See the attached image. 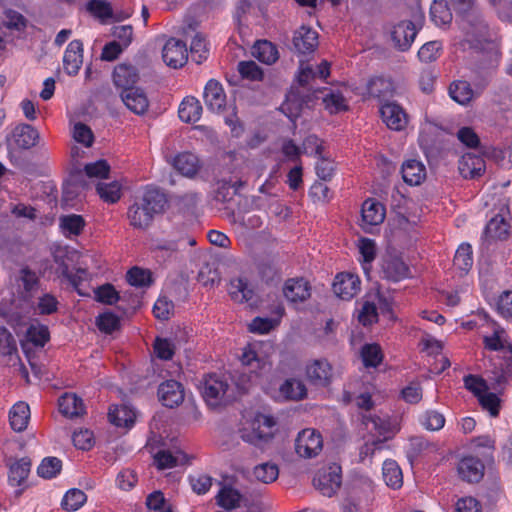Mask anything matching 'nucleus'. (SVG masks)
<instances>
[{"label": "nucleus", "mask_w": 512, "mask_h": 512, "mask_svg": "<svg viewBox=\"0 0 512 512\" xmlns=\"http://www.w3.org/2000/svg\"><path fill=\"white\" fill-rule=\"evenodd\" d=\"M459 27L463 34V39L459 42L461 49H471L479 53L473 71L479 78V84L485 87L500 64V43L480 9L462 16Z\"/></svg>", "instance_id": "1"}, {"label": "nucleus", "mask_w": 512, "mask_h": 512, "mask_svg": "<svg viewBox=\"0 0 512 512\" xmlns=\"http://www.w3.org/2000/svg\"><path fill=\"white\" fill-rule=\"evenodd\" d=\"M167 204V198L157 188H148L142 197L136 200L128 209V219L134 228L145 229L153 221L156 214L162 213Z\"/></svg>", "instance_id": "2"}, {"label": "nucleus", "mask_w": 512, "mask_h": 512, "mask_svg": "<svg viewBox=\"0 0 512 512\" xmlns=\"http://www.w3.org/2000/svg\"><path fill=\"white\" fill-rule=\"evenodd\" d=\"M74 254L66 250H58L54 254L56 264L55 272L58 277L66 279L76 290L87 279L88 271L85 268H75L73 263Z\"/></svg>", "instance_id": "3"}, {"label": "nucleus", "mask_w": 512, "mask_h": 512, "mask_svg": "<svg viewBox=\"0 0 512 512\" xmlns=\"http://www.w3.org/2000/svg\"><path fill=\"white\" fill-rule=\"evenodd\" d=\"M275 426L276 420L273 416L258 413L251 423V430L244 431L241 437L245 442L260 446L273 437Z\"/></svg>", "instance_id": "4"}, {"label": "nucleus", "mask_w": 512, "mask_h": 512, "mask_svg": "<svg viewBox=\"0 0 512 512\" xmlns=\"http://www.w3.org/2000/svg\"><path fill=\"white\" fill-rule=\"evenodd\" d=\"M341 483V467L335 463L319 469L313 478L315 488L327 497L333 496L339 490Z\"/></svg>", "instance_id": "5"}, {"label": "nucleus", "mask_w": 512, "mask_h": 512, "mask_svg": "<svg viewBox=\"0 0 512 512\" xmlns=\"http://www.w3.org/2000/svg\"><path fill=\"white\" fill-rule=\"evenodd\" d=\"M39 133L37 129L29 124H19L11 132L7 138V148L9 157L12 161V150L14 149H30L34 147L39 140Z\"/></svg>", "instance_id": "6"}, {"label": "nucleus", "mask_w": 512, "mask_h": 512, "mask_svg": "<svg viewBox=\"0 0 512 512\" xmlns=\"http://www.w3.org/2000/svg\"><path fill=\"white\" fill-rule=\"evenodd\" d=\"M323 448V438L315 429H303L295 440V451L302 458L316 457Z\"/></svg>", "instance_id": "7"}, {"label": "nucleus", "mask_w": 512, "mask_h": 512, "mask_svg": "<svg viewBox=\"0 0 512 512\" xmlns=\"http://www.w3.org/2000/svg\"><path fill=\"white\" fill-rule=\"evenodd\" d=\"M305 377L313 386L327 387L333 379V366L325 358L310 360L305 366Z\"/></svg>", "instance_id": "8"}, {"label": "nucleus", "mask_w": 512, "mask_h": 512, "mask_svg": "<svg viewBox=\"0 0 512 512\" xmlns=\"http://www.w3.org/2000/svg\"><path fill=\"white\" fill-rule=\"evenodd\" d=\"M394 94L395 85L390 77L372 76L366 82L364 96L367 98H373L382 103L392 98Z\"/></svg>", "instance_id": "9"}, {"label": "nucleus", "mask_w": 512, "mask_h": 512, "mask_svg": "<svg viewBox=\"0 0 512 512\" xmlns=\"http://www.w3.org/2000/svg\"><path fill=\"white\" fill-rule=\"evenodd\" d=\"M139 80V69L130 62L119 63L112 71L113 85L120 91L136 87Z\"/></svg>", "instance_id": "10"}, {"label": "nucleus", "mask_w": 512, "mask_h": 512, "mask_svg": "<svg viewBox=\"0 0 512 512\" xmlns=\"http://www.w3.org/2000/svg\"><path fill=\"white\" fill-rule=\"evenodd\" d=\"M163 61L174 69L183 67L188 60L187 45L184 41L170 38L162 50Z\"/></svg>", "instance_id": "11"}, {"label": "nucleus", "mask_w": 512, "mask_h": 512, "mask_svg": "<svg viewBox=\"0 0 512 512\" xmlns=\"http://www.w3.org/2000/svg\"><path fill=\"white\" fill-rule=\"evenodd\" d=\"M312 287L305 278H289L284 282L282 292L285 299L291 304L303 303L311 296Z\"/></svg>", "instance_id": "12"}, {"label": "nucleus", "mask_w": 512, "mask_h": 512, "mask_svg": "<svg viewBox=\"0 0 512 512\" xmlns=\"http://www.w3.org/2000/svg\"><path fill=\"white\" fill-rule=\"evenodd\" d=\"M380 114L386 126L394 131L404 130L409 121L405 110L396 102H387L380 107Z\"/></svg>", "instance_id": "13"}, {"label": "nucleus", "mask_w": 512, "mask_h": 512, "mask_svg": "<svg viewBox=\"0 0 512 512\" xmlns=\"http://www.w3.org/2000/svg\"><path fill=\"white\" fill-rule=\"evenodd\" d=\"M203 101L211 112L219 113L225 109L226 94L222 84L216 79L207 81L203 91Z\"/></svg>", "instance_id": "14"}, {"label": "nucleus", "mask_w": 512, "mask_h": 512, "mask_svg": "<svg viewBox=\"0 0 512 512\" xmlns=\"http://www.w3.org/2000/svg\"><path fill=\"white\" fill-rule=\"evenodd\" d=\"M386 215L385 207L376 199L368 198L362 204L361 219L362 228L368 232L373 226L380 225Z\"/></svg>", "instance_id": "15"}, {"label": "nucleus", "mask_w": 512, "mask_h": 512, "mask_svg": "<svg viewBox=\"0 0 512 512\" xmlns=\"http://www.w3.org/2000/svg\"><path fill=\"white\" fill-rule=\"evenodd\" d=\"M360 284L361 281L357 275L341 272L335 277L333 291L339 298L350 300L360 291Z\"/></svg>", "instance_id": "16"}, {"label": "nucleus", "mask_w": 512, "mask_h": 512, "mask_svg": "<svg viewBox=\"0 0 512 512\" xmlns=\"http://www.w3.org/2000/svg\"><path fill=\"white\" fill-rule=\"evenodd\" d=\"M84 47L79 39L72 40L66 47L63 55V69L70 76L79 73L83 64Z\"/></svg>", "instance_id": "17"}, {"label": "nucleus", "mask_w": 512, "mask_h": 512, "mask_svg": "<svg viewBox=\"0 0 512 512\" xmlns=\"http://www.w3.org/2000/svg\"><path fill=\"white\" fill-rule=\"evenodd\" d=\"M171 164L179 174L189 179L195 178L202 168V163L198 156L188 151L176 154Z\"/></svg>", "instance_id": "18"}, {"label": "nucleus", "mask_w": 512, "mask_h": 512, "mask_svg": "<svg viewBox=\"0 0 512 512\" xmlns=\"http://www.w3.org/2000/svg\"><path fill=\"white\" fill-rule=\"evenodd\" d=\"M228 383L221 376L208 374L203 380L202 395L209 405H216L225 395Z\"/></svg>", "instance_id": "19"}, {"label": "nucleus", "mask_w": 512, "mask_h": 512, "mask_svg": "<svg viewBox=\"0 0 512 512\" xmlns=\"http://www.w3.org/2000/svg\"><path fill=\"white\" fill-rule=\"evenodd\" d=\"M120 97L127 109L136 115H144L149 109L148 96L141 87L120 91Z\"/></svg>", "instance_id": "20"}, {"label": "nucleus", "mask_w": 512, "mask_h": 512, "mask_svg": "<svg viewBox=\"0 0 512 512\" xmlns=\"http://www.w3.org/2000/svg\"><path fill=\"white\" fill-rule=\"evenodd\" d=\"M417 35L415 24L410 20L400 21L393 27L391 38L395 47L400 51H407Z\"/></svg>", "instance_id": "21"}, {"label": "nucleus", "mask_w": 512, "mask_h": 512, "mask_svg": "<svg viewBox=\"0 0 512 512\" xmlns=\"http://www.w3.org/2000/svg\"><path fill=\"white\" fill-rule=\"evenodd\" d=\"M157 394L161 403L169 408L177 407L184 400L182 384L176 380H168L161 383Z\"/></svg>", "instance_id": "22"}, {"label": "nucleus", "mask_w": 512, "mask_h": 512, "mask_svg": "<svg viewBox=\"0 0 512 512\" xmlns=\"http://www.w3.org/2000/svg\"><path fill=\"white\" fill-rule=\"evenodd\" d=\"M458 474L464 481L477 483L484 476L483 462L474 456H464L458 464Z\"/></svg>", "instance_id": "23"}, {"label": "nucleus", "mask_w": 512, "mask_h": 512, "mask_svg": "<svg viewBox=\"0 0 512 512\" xmlns=\"http://www.w3.org/2000/svg\"><path fill=\"white\" fill-rule=\"evenodd\" d=\"M485 160L483 157L473 154H464L458 162V170L465 179H474L485 172Z\"/></svg>", "instance_id": "24"}, {"label": "nucleus", "mask_w": 512, "mask_h": 512, "mask_svg": "<svg viewBox=\"0 0 512 512\" xmlns=\"http://www.w3.org/2000/svg\"><path fill=\"white\" fill-rule=\"evenodd\" d=\"M293 46L296 52L300 54H308L314 52L318 46L317 32L306 26L300 27L294 33Z\"/></svg>", "instance_id": "25"}, {"label": "nucleus", "mask_w": 512, "mask_h": 512, "mask_svg": "<svg viewBox=\"0 0 512 512\" xmlns=\"http://www.w3.org/2000/svg\"><path fill=\"white\" fill-rule=\"evenodd\" d=\"M493 323V333L490 336H484V347L490 351H500L506 349L509 353V366L512 367V344L506 341L505 330L496 322Z\"/></svg>", "instance_id": "26"}, {"label": "nucleus", "mask_w": 512, "mask_h": 512, "mask_svg": "<svg viewBox=\"0 0 512 512\" xmlns=\"http://www.w3.org/2000/svg\"><path fill=\"white\" fill-rule=\"evenodd\" d=\"M382 272L384 278L392 282H399L410 276V268L399 257L385 259L382 264Z\"/></svg>", "instance_id": "27"}, {"label": "nucleus", "mask_w": 512, "mask_h": 512, "mask_svg": "<svg viewBox=\"0 0 512 512\" xmlns=\"http://www.w3.org/2000/svg\"><path fill=\"white\" fill-rule=\"evenodd\" d=\"M59 411L67 418L80 417L85 413L82 398L74 393H64L58 400Z\"/></svg>", "instance_id": "28"}, {"label": "nucleus", "mask_w": 512, "mask_h": 512, "mask_svg": "<svg viewBox=\"0 0 512 512\" xmlns=\"http://www.w3.org/2000/svg\"><path fill=\"white\" fill-rule=\"evenodd\" d=\"M402 178L410 186L420 185L426 178V168L421 161L410 159L402 164Z\"/></svg>", "instance_id": "29"}, {"label": "nucleus", "mask_w": 512, "mask_h": 512, "mask_svg": "<svg viewBox=\"0 0 512 512\" xmlns=\"http://www.w3.org/2000/svg\"><path fill=\"white\" fill-rule=\"evenodd\" d=\"M136 418L135 411L128 405H112L109 408L108 419L117 427H131Z\"/></svg>", "instance_id": "30"}, {"label": "nucleus", "mask_w": 512, "mask_h": 512, "mask_svg": "<svg viewBox=\"0 0 512 512\" xmlns=\"http://www.w3.org/2000/svg\"><path fill=\"white\" fill-rule=\"evenodd\" d=\"M363 423L367 427L371 424L373 430L378 434V438L383 440V443L391 439L399 430L396 426L392 425L389 419L376 415L364 416Z\"/></svg>", "instance_id": "31"}, {"label": "nucleus", "mask_w": 512, "mask_h": 512, "mask_svg": "<svg viewBox=\"0 0 512 512\" xmlns=\"http://www.w3.org/2000/svg\"><path fill=\"white\" fill-rule=\"evenodd\" d=\"M178 115L180 120L185 123L197 122L202 115L200 101L193 96L185 97L179 105Z\"/></svg>", "instance_id": "32"}, {"label": "nucleus", "mask_w": 512, "mask_h": 512, "mask_svg": "<svg viewBox=\"0 0 512 512\" xmlns=\"http://www.w3.org/2000/svg\"><path fill=\"white\" fill-rule=\"evenodd\" d=\"M30 419V408L26 402L19 401L15 403L9 412V422L11 428L16 432L24 431Z\"/></svg>", "instance_id": "33"}, {"label": "nucleus", "mask_w": 512, "mask_h": 512, "mask_svg": "<svg viewBox=\"0 0 512 512\" xmlns=\"http://www.w3.org/2000/svg\"><path fill=\"white\" fill-rule=\"evenodd\" d=\"M228 293L231 299L237 303L248 302L254 296V290L250 287L248 280L241 277L231 279Z\"/></svg>", "instance_id": "34"}, {"label": "nucleus", "mask_w": 512, "mask_h": 512, "mask_svg": "<svg viewBox=\"0 0 512 512\" xmlns=\"http://www.w3.org/2000/svg\"><path fill=\"white\" fill-rule=\"evenodd\" d=\"M31 460L28 457L17 459L9 466L8 481L11 486H20L28 478Z\"/></svg>", "instance_id": "35"}, {"label": "nucleus", "mask_w": 512, "mask_h": 512, "mask_svg": "<svg viewBox=\"0 0 512 512\" xmlns=\"http://www.w3.org/2000/svg\"><path fill=\"white\" fill-rule=\"evenodd\" d=\"M279 394L285 400L299 401L306 398L307 388L302 381L289 378L280 385Z\"/></svg>", "instance_id": "36"}, {"label": "nucleus", "mask_w": 512, "mask_h": 512, "mask_svg": "<svg viewBox=\"0 0 512 512\" xmlns=\"http://www.w3.org/2000/svg\"><path fill=\"white\" fill-rule=\"evenodd\" d=\"M85 225L84 218L78 214L63 215L59 218V226L66 238L79 236L84 230Z\"/></svg>", "instance_id": "37"}, {"label": "nucleus", "mask_w": 512, "mask_h": 512, "mask_svg": "<svg viewBox=\"0 0 512 512\" xmlns=\"http://www.w3.org/2000/svg\"><path fill=\"white\" fill-rule=\"evenodd\" d=\"M483 234L486 239L504 240L509 234V224L502 215L497 214L486 224Z\"/></svg>", "instance_id": "38"}, {"label": "nucleus", "mask_w": 512, "mask_h": 512, "mask_svg": "<svg viewBox=\"0 0 512 512\" xmlns=\"http://www.w3.org/2000/svg\"><path fill=\"white\" fill-rule=\"evenodd\" d=\"M431 21L438 27L450 25L453 19L447 0H434L430 6Z\"/></svg>", "instance_id": "39"}, {"label": "nucleus", "mask_w": 512, "mask_h": 512, "mask_svg": "<svg viewBox=\"0 0 512 512\" xmlns=\"http://www.w3.org/2000/svg\"><path fill=\"white\" fill-rule=\"evenodd\" d=\"M360 357L365 368H377L384 359L382 348L377 343H366L361 347Z\"/></svg>", "instance_id": "40"}, {"label": "nucleus", "mask_w": 512, "mask_h": 512, "mask_svg": "<svg viewBox=\"0 0 512 512\" xmlns=\"http://www.w3.org/2000/svg\"><path fill=\"white\" fill-rule=\"evenodd\" d=\"M383 480L387 486L398 489L403 484L401 468L395 460H385L382 466Z\"/></svg>", "instance_id": "41"}, {"label": "nucleus", "mask_w": 512, "mask_h": 512, "mask_svg": "<svg viewBox=\"0 0 512 512\" xmlns=\"http://www.w3.org/2000/svg\"><path fill=\"white\" fill-rule=\"evenodd\" d=\"M254 56L262 63L271 65L279 57L276 46L268 40H259L253 46Z\"/></svg>", "instance_id": "42"}, {"label": "nucleus", "mask_w": 512, "mask_h": 512, "mask_svg": "<svg viewBox=\"0 0 512 512\" xmlns=\"http://www.w3.org/2000/svg\"><path fill=\"white\" fill-rule=\"evenodd\" d=\"M449 95L455 102L466 105L473 99L474 91L469 82L457 80L450 84Z\"/></svg>", "instance_id": "43"}, {"label": "nucleus", "mask_w": 512, "mask_h": 512, "mask_svg": "<svg viewBox=\"0 0 512 512\" xmlns=\"http://www.w3.org/2000/svg\"><path fill=\"white\" fill-rule=\"evenodd\" d=\"M185 455L178 451L173 454L170 450L162 449L155 453L154 464L159 470L170 469L183 462Z\"/></svg>", "instance_id": "44"}, {"label": "nucleus", "mask_w": 512, "mask_h": 512, "mask_svg": "<svg viewBox=\"0 0 512 512\" xmlns=\"http://www.w3.org/2000/svg\"><path fill=\"white\" fill-rule=\"evenodd\" d=\"M126 293L122 296L115 289V287L110 283H105L101 286H98L94 290V298L97 302L105 304V305H114L118 301H121L125 298Z\"/></svg>", "instance_id": "45"}, {"label": "nucleus", "mask_w": 512, "mask_h": 512, "mask_svg": "<svg viewBox=\"0 0 512 512\" xmlns=\"http://www.w3.org/2000/svg\"><path fill=\"white\" fill-rule=\"evenodd\" d=\"M126 280L131 286L138 288L149 287L153 283L151 271L138 266L127 271Z\"/></svg>", "instance_id": "46"}, {"label": "nucleus", "mask_w": 512, "mask_h": 512, "mask_svg": "<svg viewBox=\"0 0 512 512\" xmlns=\"http://www.w3.org/2000/svg\"><path fill=\"white\" fill-rule=\"evenodd\" d=\"M253 476L261 483L270 484L277 480L279 468L277 464L272 462L261 463L254 467Z\"/></svg>", "instance_id": "47"}, {"label": "nucleus", "mask_w": 512, "mask_h": 512, "mask_svg": "<svg viewBox=\"0 0 512 512\" xmlns=\"http://www.w3.org/2000/svg\"><path fill=\"white\" fill-rule=\"evenodd\" d=\"M454 266L467 273L473 265L472 246L469 243H462L457 248L454 259Z\"/></svg>", "instance_id": "48"}, {"label": "nucleus", "mask_w": 512, "mask_h": 512, "mask_svg": "<svg viewBox=\"0 0 512 512\" xmlns=\"http://www.w3.org/2000/svg\"><path fill=\"white\" fill-rule=\"evenodd\" d=\"M87 501V495L80 489L68 490L62 498L61 506L66 511H77Z\"/></svg>", "instance_id": "49"}, {"label": "nucleus", "mask_w": 512, "mask_h": 512, "mask_svg": "<svg viewBox=\"0 0 512 512\" xmlns=\"http://www.w3.org/2000/svg\"><path fill=\"white\" fill-rule=\"evenodd\" d=\"M277 314L279 316L278 319L255 317L250 324V331L258 334L269 333L279 324V319L284 314V308L282 306L277 307Z\"/></svg>", "instance_id": "50"}, {"label": "nucleus", "mask_w": 512, "mask_h": 512, "mask_svg": "<svg viewBox=\"0 0 512 512\" xmlns=\"http://www.w3.org/2000/svg\"><path fill=\"white\" fill-rule=\"evenodd\" d=\"M62 461L57 457H45L37 467V473L44 479L55 478L60 474Z\"/></svg>", "instance_id": "51"}, {"label": "nucleus", "mask_w": 512, "mask_h": 512, "mask_svg": "<svg viewBox=\"0 0 512 512\" xmlns=\"http://www.w3.org/2000/svg\"><path fill=\"white\" fill-rule=\"evenodd\" d=\"M190 55L192 61L197 64H202L209 56L206 39L199 33L191 41Z\"/></svg>", "instance_id": "52"}, {"label": "nucleus", "mask_w": 512, "mask_h": 512, "mask_svg": "<svg viewBox=\"0 0 512 512\" xmlns=\"http://www.w3.org/2000/svg\"><path fill=\"white\" fill-rule=\"evenodd\" d=\"M96 326L102 333L112 334L120 329V318L113 312L106 311L96 317Z\"/></svg>", "instance_id": "53"}, {"label": "nucleus", "mask_w": 512, "mask_h": 512, "mask_svg": "<svg viewBox=\"0 0 512 512\" xmlns=\"http://www.w3.org/2000/svg\"><path fill=\"white\" fill-rule=\"evenodd\" d=\"M96 190L100 198L107 203H116L121 198V185L116 181L99 183Z\"/></svg>", "instance_id": "54"}, {"label": "nucleus", "mask_w": 512, "mask_h": 512, "mask_svg": "<svg viewBox=\"0 0 512 512\" xmlns=\"http://www.w3.org/2000/svg\"><path fill=\"white\" fill-rule=\"evenodd\" d=\"M216 498L219 506L231 510L239 506L241 494L231 487H223Z\"/></svg>", "instance_id": "55"}, {"label": "nucleus", "mask_w": 512, "mask_h": 512, "mask_svg": "<svg viewBox=\"0 0 512 512\" xmlns=\"http://www.w3.org/2000/svg\"><path fill=\"white\" fill-rule=\"evenodd\" d=\"M26 337L34 346L43 347L50 340V332L46 325H30Z\"/></svg>", "instance_id": "56"}, {"label": "nucleus", "mask_w": 512, "mask_h": 512, "mask_svg": "<svg viewBox=\"0 0 512 512\" xmlns=\"http://www.w3.org/2000/svg\"><path fill=\"white\" fill-rule=\"evenodd\" d=\"M420 423L426 430L439 431L445 425V417L437 410H427L422 414Z\"/></svg>", "instance_id": "57"}, {"label": "nucleus", "mask_w": 512, "mask_h": 512, "mask_svg": "<svg viewBox=\"0 0 512 512\" xmlns=\"http://www.w3.org/2000/svg\"><path fill=\"white\" fill-rule=\"evenodd\" d=\"M323 103L330 114H337L348 110L346 99L340 92H330L326 94L323 98Z\"/></svg>", "instance_id": "58"}, {"label": "nucleus", "mask_w": 512, "mask_h": 512, "mask_svg": "<svg viewBox=\"0 0 512 512\" xmlns=\"http://www.w3.org/2000/svg\"><path fill=\"white\" fill-rule=\"evenodd\" d=\"M19 280L22 283L25 297L36 290L39 285V278L36 272L32 271L29 267H24L20 270Z\"/></svg>", "instance_id": "59"}, {"label": "nucleus", "mask_w": 512, "mask_h": 512, "mask_svg": "<svg viewBox=\"0 0 512 512\" xmlns=\"http://www.w3.org/2000/svg\"><path fill=\"white\" fill-rule=\"evenodd\" d=\"M442 44L439 41H430L421 46L418 51L420 61L430 63L440 56Z\"/></svg>", "instance_id": "60"}, {"label": "nucleus", "mask_w": 512, "mask_h": 512, "mask_svg": "<svg viewBox=\"0 0 512 512\" xmlns=\"http://www.w3.org/2000/svg\"><path fill=\"white\" fill-rule=\"evenodd\" d=\"M481 407L487 410L492 417H496L500 412V398L493 392L487 390L478 397Z\"/></svg>", "instance_id": "61"}, {"label": "nucleus", "mask_w": 512, "mask_h": 512, "mask_svg": "<svg viewBox=\"0 0 512 512\" xmlns=\"http://www.w3.org/2000/svg\"><path fill=\"white\" fill-rule=\"evenodd\" d=\"M238 71L242 78L251 81H260L263 78V71L254 61L239 62Z\"/></svg>", "instance_id": "62"}, {"label": "nucleus", "mask_w": 512, "mask_h": 512, "mask_svg": "<svg viewBox=\"0 0 512 512\" xmlns=\"http://www.w3.org/2000/svg\"><path fill=\"white\" fill-rule=\"evenodd\" d=\"M87 10L101 20H106L112 17L113 14L111 5L105 0H90L87 4Z\"/></svg>", "instance_id": "63"}, {"label": "nucleus", "mask_w": 512, "mask_h": 512, "mask_svg": "<svg viewBox=\"0 0 512 512\" xmlns=\"http://www.w3.org/2000/svg\"><path fill=\"white\" fill-rule=\"evenodd\" d=\"M58 304L59 302L54 295L45 293L39 297L36 311L40 315H51L58 310Z\"/></svg>", "instance_id": "64"}]
</instances>
